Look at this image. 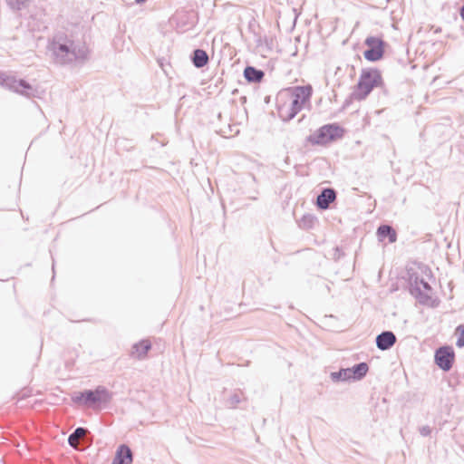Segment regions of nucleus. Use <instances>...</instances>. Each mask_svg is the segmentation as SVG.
<instances>
[{"label": "nucleus", "mask_w": 464, "mask_h": 464, "mask_svg": "<svg viewBox=\"0 0 464 464\" xmlns=\"http://www.w3.org/2000/svg\"><path fill=\"white\" fill-rule=\"evenodd\" d=\"M47 50L58 65L82 63L88 60L90 54L85 43H75L72 36L62 31L55 33L49 40Z\"/></svg>", "instance_id": "nucleus-1"}, {"label": "nucleus", "mask_w": 464, "mask_h": 464, "mask_svg": "<svg viewBox=\"0 0 464 464\" xmlns=\"http://www.w3.org/2000/svg\"><path fill=\"white\" fill-rule=\"evenodd\" d=\"M313 87L310 84L288 87L276 97V109L280 119L288 122L310 102Z\"/></svg>", "instance_id": "nucleus-2"}, {"label": "nucleus", "mask_w": 464, "mask_h": 464, "mask_svg": "<svg viewBox=\"0 0 464 464\" xmlns=\"http://www.w3.org/2000/svg\"><path fill=\"white\" fill-rule=\"evenodd\" d=\"M410 294L422 305L436 306L432 298V287L426 280L431 277L430 268L420 262H414L412 266L406 268Z\"/></svg>", "instance_id": "nucleus-3"}, {"label": "nucleus", "mask_w": 464, "mask_h": 464, "mask_svg": "<svg viewBox=\"0 0 464 464\" xmlns=\"http://www.w3.org/2000/svg\"><path fill=\"white\" fill-rule=\"evenodd\" d=\"M113 393L106 387L99 385L95 389H87L82 392H73L71 396L72 401L79 406L92 410L105 409L112 400Z\"/></svg>", "instance_id": "nucleus-4"}, {"label": "nucleus", "mask_w": 464, "mask_h": 464, "mask_svg": "<svg viewBox=\"0 0 464 464\" xmlns=\"http://www.w3.org/2000/svg\"><path fill=\"white\" fill-rule=\"evenodd\" d=\"M376 87L384 88L381 71L375 67L363 68L353 88V95H357L359 101L364 100Z\"/></svg>", "instance_id": "nucleus-5"}, {"label": "nucleus", "mask_w": 464, "mask_h": 464, "mask_svg": "<svg viewBox=\"0 0 464 464\" xmlns=\"http://www.w3.org/2000/svg\"><path fill=\"white\" fill-rule=\"evenodd\" d=\"M345 130L338 123H327L318 128L304 140V145L325 146L343 137Z\"/></svg>", "instance_id": "nucleus-6"}, {"label": "nucleus", "mask_w": 464, "mask_h": 464, "mask_svg": "<svg viewBox=\"0 0 464 464\" xmlns=\"http://www.w3.org/2000/svg\"><path fill=\"white\" fill-rule=\"evenodd\" d=\"M0 86L26 98L36 97L37 88L24 79H17L14 75L0 71Z\"/></svg>", "instance_id": "nucleus-7"}, {"label": "nucleus", "mask_w": 464, "mask_h": 464, "mask_svg": "<svg viewBox=\"0 0 464 464\" xmlns=\"http://www.w3.org/2000/svg\"><path fill=\"white\" fill-rule=\"evenodd\" d=\"M367 48L363 51L366 61L375 63L381 61L385 54L386 42L381 36H368L364 40Z\"/></svg>", "instance_id": "nucleus-8"}, {"label": "nucleus", "mask_w": 464, "mask_h": 464, "mask_svg": "<svg viewBox=\"0 0 464 464\" xmlns=\"http://www.w3.org/2000/svg\"><path fill=\"white\" fill-rule=\"evenodd\" d=\"M455 361L454 349L450 345H443L435 351L434 362L443 372H449Z\"/></svg>", "instance_id": "nucleus-9"}, {"label": "nucleus", "mask_w": 464, "mask_h": 464, "mask_svg": "<svg viewBox=\"0 0 464 464\" xmlns=\"http://www.w3.org/2000/svg\"><path fill=\"white\" fill-rule=\"evenodd\" d=\"M172 20L176 24V30L179 33L193 28L198 22L196 14L189 11H178Z\"/></svg>", "instance_id": "nucleus-10"}, {"label": "nucleus", "mask_w": 464, "mask_h": 464, "mask_svg": "<svg viewBox=\"0 0 464 464\" xmlns=\"http://www.w3.org/2000/svg\"><path fill=\"white\" fill-rule=\"evenodd\" d=\"M337 192L333 188H323L316 197L315 205L318 209L326 210L335 201Z\"/></svg>", "instance_id": "nucleus-11"}, {"label": "nucleus", "mask_w": 464, "mask_h": 464, "mask_svg": "<svg viewBox=\"0 0 464 464\" xmlns=\"http://www.w3.org/2000/svg\"><path fill=\"white\" fill-rule=\"evenodd\" d=\"M397 342V337L392 331H382L375 338V343L379 350H390Z\"/></svg>", "instance_id": "nucleus-12"}, {"label": "nucleus", "mask_w": 464, "mask_h": 464, "mask_svg": "<svg viewBox=\"0 0 464 464\" xmlns=\"http://www.w3.org/2000/svg\"><path fill=\"white\" fill-rule=\"evenodd\" d=\"M133 454L130 448L126 444H121L116 450L111 464H131Z\"/></svg>", "instance_id": "nucleus-13"}, {"label": "nucleus", "mask_w": 464, "mask_h": 464, "mask_svg": "<svg viewBox=\"0 0 464 464\" xmlns=\"http://www.w3.org/2000/svg\"><path fill=\"white\" fill-rule=\"evenodd\" d=\"M243 75L248 83H260L265 77V72L255 66L246 65L244 68Z\"/></svg>", "instance_id": "nucleus-14"}, {"label": "nucleus", "mask_w": 464, "mask_h": 464, "mask_svg": "<svg viewBox=\"0 0 464 464\" xmlns=\"http://www.w3.org/2000/svg\"><path fill=\"white\" fill-rule=\"evenodd\" d=\"M190 60L192 64L198 69L205 67L209 63L208 53L200 48L193 50L190 54Z\"/></svg>", "instance_id": "nucleus-15"}, {"label": "nucleus", "mask_w": 464, "mask_h": 464, "mask_svg": "<svg viewBox=\"0 0 464 464\" xmlns=\"http://www.w3.org/2000/svg\"><path fill=\"white\" fill-rule=\"evenodd\" d=\"M376 234L380 241L387 238L389 243H394L397 240L396 230L391 225L379 226Z\"/></svg>", "instance_id": "nucleus-16"}, {"label": "nucleus", "mask_w": 464, "mask_h": 464, "mask_svg": "<svg viewBox=\"0 0 464 464\" xmlns=\"http://www.w3.org/2000/svg\"><path fill=\"white\" fill-rule=\"evenodd\" d=\"M351 381H360L363 379L369 372V365L365 362H361L348 368Z\"/></svg>", "instance_id": "nucleus-17"}, {"label": "nucleus", "mask_w": 464, "mask_h": 464, "mask_svg": "<svg viewBox=\"0 0 464 464\" xmlns=\"http://www.w3.org/2000/svg\"><path fill=\"white\" fill-rule=\"evenodd\" d=\"M89 430L84 427H77L68 437V444L74 450L78 449V440L86 435Z\"/></svg>", "instance_id": "nucleus-18"}, {"label": "nucleus", "mask_w": 464, "mask_h": 464, "mask_svg": "<svg viewBox=\"0 0 464 464\" xmlns=\"http://www.w3.org/2000/svg\"><path fill=\"white\" fill-rule=\"evenodd\" d=\"M151 349V343L149 340H140V342L134 343L132 345V350L137 353V358L138 359H143L148 352Z\"/></svg>", "instance_id": "nucleus-19"}, {"label": "nucleus", "mask_w": 464, "mask_h": 464, "mask_svg": "<svg viewBox=\"0 0 464 464\" xmlns=\"http://www.w3.org/2000/svg\"><path fill=\"white\" fill-rule=\"evenodd\" d=\"M330 378L334 382H350L351 381L348 368H341L337 372H331Z\"/></svg>", "instance_id": "nucleus-20"}, {"label": "nucleus", "mask_w": 464, "mask_h": 464, "mask_svg": "<svg viewBox=\"0 0 464 464\" xmlns=\"http://www.w3.org/2000/svg\"><path fill=\"white\" fill-rule=\"evenodd\" d=\"M317 218L312 214H304L298 221V226L302 229L309 230L314 227Z\"/></svg>", "instance_id": "nucleus-21"}, {"label": "nucleus", "mask_w": 464, "mask_h": 464, "mask_svg": "<svg viewBox=\"0 0 464 464\" xmlns=\"http://www.w3.org/2000/svg\"><path fill=\"white\" fill-rule=\"evenodd\" d=\"M29 0H5L7 6L12 11H21L23 8L26 7Z\"/></svg>", "instance_id": "nucleus-22"}, {"label": "nucleus", "mask_w": 464, "mask_h": 464, "mask_svg": "<svg viewBox=\"0 0 464 464\" xmlns=\"http://www.w3.org/2000/svg\"><path fill=\"white\" fill-rule=\"evenodd\" d=\"M241 401V396L240 393L237 392H235L232 393L227 400V405L229 408H236L237 404Z\"/></svg>", "instance_id": "nucleus-23"}, {"label": "nucleus", "mask_w": 464, "mask_h": 464, "mask_svg": "<svg viewBox=\"0 0 464 464\" xmlns=\"http://www.w3.org/2000/svg\"><path fill=\"white\" fill-rule=\"evenodd\" d=\"M30 18L32 20H36V23L34 25H31L29 24L30 29L32 31H41L42 28L46 27L44 22L42 20L41 17L36 19V15L31 14Z\"/></svg>", "instance_id": "nucleus-24"}, {"label": "nucleus", "mask_w": 464, "mask_h": 464, "mask_svg": "<svg viewBox=\"0 0 464 464\" xmlns=\"http://www.w3.org/2000/svg\"><path fill=\"white\" fill-rule=\"evenodd\" d=\"M256 44L258 46L262 45V44H266V46L267 47L268 50H272L273 49V39L269 38L267 36H264V37L259 36L256 40Z\"/></svg>", "instance_id": "nucleus-25"}, {"label": "nucleus", "mask_w": 464, "mask_h": 464, "mask_svg": "<svg viewBox=\"0 0 464 464\" xmlns=\"http://www.w3.org/2000/svg\"><path fill=\"white\" fill-rule=\"evenodd\" d=\"M353 100H358L359 97L357 95H353V91L351 92V94L344 100L342 110H346L349 108V106L353 103Z\"/></svg>", "instance_id": "nucleus-26"}, {"label": "nucleus", "mask_w": 464, "mask_h": 464, "mask_svg": "<svg viewBox=\"0 0 464 464\" xmlns=\"http://www.w3.org/2000/svg\"><path fill=\"white\" fill-rule=\"evenodd\" d=\"M334 254H333V259L334 261H339L342 257L344 256V252L343 250V248L341 246H336L334 249Z\"/></svg>", "instance_id": "nucleus-27"}, {"label": "nucleus", "mask_w": 464, "mask_h": 464, "mask_svg": "<svg viewBox=\"0 0 464 464\" xmlns=\"http://www.w3.org/2000/svg\"><path fill=\"white\" fill-rule=\"evenodd\" d=\"M420 434L423 437H428L431 434V428L428 425L420 428Z\"/></svg>", "instance_id": "nucleus-28"}, {"label": "nucleus", "mask_w": 464, "mask_h": 464, "mask_svg": "<svg viewBox=\"0 0 464 464\" xmlns=\"http://www.w3.org/2000/svg\"><path fill=\"white\" fill-rule=\"evenodd\" d=\"M456 334H458V337L464 339V324L457 326Z\"/></svg>", "instance_id": "nucleus-29"}, {"label": "nucleus", "mask_w": 464, "mask_h": 464, "mask_svg": "<svg viewBox=\"0 0 464 464\" xmlns=\"http://www.w3.org/2000/svg\"><path fill=\"white\" fill-rule=\"evenodd\" d=\"M456 345L459 348L464 347V339L458 337L457 338V342H456Z\"/></svg>", "instance_id": "nucleus-30"}, {"label": "nucleus", "mask_w": 464, "mask_h": 464, "mask_svg": "<svg viewBox=\"0 0 464 464\" xmlns=\"http://www.w3.org/2000/svg\"><path fill=\"white\" fill-rule=\"evenodd\" d=\"M459 14L460 18L464 22V4L459 7Z\"/></svg>", "instance_id": "nucleus-31"}, {"label": "nucleus", "mask_w": 464, "mask_h": 464, "mask_svg": "<svg viewBox=\"0 0 464 464\" xmlns=\"http://www.w3.org/2000/svg\"><path fill=\"white\" fill-rule=\"evenodd\" d=\"M146 0H135V4L137 5H141L143 3H145Z\"/></svg>", "instance_id": "nucleus-32"}, {"label": "nucleus", "mask_w": 464, "mask_h": 464, "mask_svg": "<svg viewBox=\"0 0 464 464\" xmlns=\"http://www.w3.org/2000/svg\"><path fill=\"white\" fill-rule=\"evenodd\" d=\"M53 272L54 273V260L53 259V266H52ZM54 278V275L53 276V279Z\"/></svg>", "instance_id": "nucleus-33"}]
</instances>
